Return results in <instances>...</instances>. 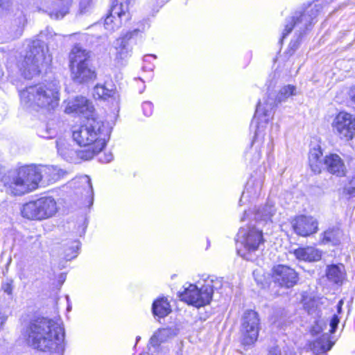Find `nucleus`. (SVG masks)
<instances>
[{"mask_svg":"<svg viewBox=\"0 0 355 355\" xmlns=\"http://www.w3.org/2000/svg\"><path fill=\"white\" fill-rule=\"evenodd\" d=\"M25 337L27 344L33 348L42 352H52L63 341L64 331L55 321L40 318L29 324Z\"/></svg>","mask_w":355,"mask_h":355,"instance_id":"f257e3e1","label":"nucleus"},{"mask_svg":"<svg viewBox=\"0 0 355 355\" xmlns=\"http://www.w3.org/2000/svg\"><path fill=\"white\" fill-rule=\"evenodd\" d=\"M60 90L56 81L31 85L19 92L20 102L26 109L50 111L59 105Z\"/></svg>","mask_w":355,"mask_h":355,"instance_id":"f03ea898","label":"nucleus"},{"mask_svg":"<svg viewBox=\"0 0 355 355\" xmlns=\"http://www.w3.org/2000/svg\"><path fill=\"white\" fill-rule=\"evenodd\" d=\"M38 166L27 165L12 172L10 180L3 179L6 192L15 196H20L32 192L41 183Z\"/></svg>","mask_w":355,"mask_h":355,"instance_id":"7ed1b4c3","label":"nucleus"},{"mask_svg":"<svg viewBox=\"0 0 355 355\" xmlns=\"http://www.w3.org/2000/svg\"><path fill=\"white\" fill-rule=\"evenodd\" d=\"M103 123L93 117L87 119L84 125L74 127L72 137L79 145L87 147L83 150L92 151V158L100 153L106 144V135L103 133Z\"/></svg>","mask_w":355,"mask_h":355,"instance_id":"20e7f679","label":"nucleus"},{"mask_svg":"<svg viewBox=\"0 0 355 355\" xmlns=\"http://www.w3.org/2000/svg\"><path fill=\"white\" fill-rule=\"evenodd\" d=\"M297 88L292 85H285L279 90L275 100L268 98L263 103L259 102L257 106L254 114V118L259 121L257 122V130L252 141V145L258 143L262 144L263 142L264 134L263 132L268 123L273 113V109L277 103H281L285 101L291 96L297 95Z\"/></svg>","mask_w":355,"mask_h":355,"instance_id":"39448f33","label":"nucleus"},{"mask_svg":"<svg viewBox=\"0 0 355 355\" xmlns=\"http://www.w3.org/2000/svg\"><path fill=\"white\" fill-rule=\"evenodd\" d=\"M90 53L79 45H75L69 55V67L72 80L83 83L95 76L94 71L89 67Z\"/></svg>","mask_w":355,"mask_h":355,"instance_id":"423d86ee","label":"nucleus"},{"mask_svg":"<svg viewBox=\"0 0 355 355\" xmlns=\"http://www.w3.org/2000/svg\"><path fill=\"white\" fill-rule=\"evenodd\" d=\"M309 166L313 172L320 173L323 166L327 171L336 176H344L346 167L343 160L337 154H330L322 158V153L319 148H313L309 153Z\"/></svg>","mask_w":355,"mask_h":355,"instance_id":"0eeeda50","label":"nucleus"},{"mask_svg":"<svg viewBox=\"0 0 355 355\" xmlns=\"http://www.w3.org/2000/svg\"><path fill=\"white\" fill-rule=\"evenodd\" d=\"M46 60L44 46L40 40L33 41L28 46L20 69L26 78L39 75L40 68Z\"/></svg>","mask_w":355,"mask_h":355,"instance_id":"6e6552de","label":"nucleus"},{"mask_svg":"<svg viewBox=\"0 0 355 355\" xmlns=\"http://www.w3.org/2000/svg\"><path fill=\"white\" fill-rule=\"evenodd\" d=\"M263 241L261 230L254 227H241L238 233V253L241 257L250 259V254L257 250Z\"/></svg>","mask_w":355,"mask_h":355,"instance_id":"1a4fd4ad","label":"nucleus"},{"mask_svg":"<svg viewBox=\"0 0 355 355\" xmlns=\"http://www.w3.org/2000/svg\"><path fill=\"white\" fill-rule=\"evenodd\" d=\"M214 292L213 281H207L200 288L195 284H190L180 295L182 301L197 308L209 304Z\"/></svg>","mask_w":355,"mask_h":355,"instance_id":"9d476101","label":"nucleus"},{"mask_svg":"<svg viewBox=\"0 0 355 355\" xmlns=\"http://www.w3.org/2000/svg\"><path fill=\"white\" fill-rule=\"evenodd\" d=\"M58 211L56 201H29L21 209L23 217L31 220H42L51 217Z\"/></svg>","mask_w":355,"mask_h":355,"instance_id":"9b49d317","label":"nucleus"},{"mask_svg":"<svg viewBox=\"0 0 355 355\" xmlns=\"http://www.w3.org/2000/svg\"><path fill=\"white\" fill-rule=\"evenodd\" d=\"M130 19L128 0H112L110 14L105 19L104 26L109 31H114L123 21Z\"/></svg>","mask_w":355,"mask_h":355,"instance_id":"f8f14e48","label":"nucleus"},{"mask_svg":"<svg viewBox=\"0 0 355 355\" xmlns=\"http://www.w3.org/2000/svg\"><path fill=\"white\" fill-rule=\"evenodd\" d=\"M259 318L253 310H247L241 318L242 343L244 345H252L257 339L259 331Z\"/></svg>","mask_w":355,"mask_h":355,"instance_id":"ddd939ff","label":"nucleus"},{"mask_svg":"<svg viewBox=\"0 0 355 355\" xmlns=\"http://www.w3.org/2000/svg\"><path fill=\"white\" fill-rule=\"evenodd\" d=\"M331 127L341 139L352 140L355 135V118L345 112H340L334 119Z\"/></svg>","mask_w":355,"mask_h":355,"instance_id":"4468645a","label":"nucleus"},{"mask_svg":"<svg viewBox=\"0 0 355 355\" xmlns=\"http://www.w3.org/2000/svg\"><path fill=\"white\" fill-rule=\"evenodd\" d=\"M56 146L59 155L68 162L78 163L80 160H89L92 158V151L74 150L63 139L57 141Z\"/></svg>","mask_w":355,"mask_h":355,"instance_id":"2eb2a0df","label":"nucleus"},{"mask_svg":"<svg viewBox=\"0 0 355 355\" xmlns=\"http://www.w3.org/2000/svg\"><path fill=\"white\" fill-rule=\"evenodd\" d=\"M272 277L275 282L279 284L281 286L291 288L294 286L298 281L297 272L295 270L287 266H275L272 268Z\"/></svg>","mask_w":355,"mask_h":355,"instance_id":"dca6fc26","label":"nucleus"},{"mask_svg":"<svg viewBox=\"0 0 355 355\" xmlns=\"http://www.w3.org/2000/svg\"><path fill=\"white\" fill-rule=\"evenodd\" d=\"M94 111V108L92 103L82 96H76L67 101L65 112L67 114H80L85 118L89 119L93 116Z\"/></svg>","mask_w":355,"mask_h":355,"instance_id":"f3484780","label":"nucleus"},{"mask_svg":"<svg viewBox=\"0 0 355 355\" xmlns=\"http://www.w3.org/2000/svg\"><path fill=\"white\" fill-rule=\"evenodd\" d=\"M139 32V31L138 29L128 31L116 40L114 48L116 50V58L117 60H125L131 56L132 49L131 40H132L135 36L137 35Z\"/></svg>","mask_w":355,"mask_h":355,"instance_id":"a211bd4d","label":"nucleus"},{"mask_svg":"<svg viewBox=\"0 0 355 355\" xmlns=\"http://www.w3.org/2000/svg\"><path fill=\"white\" fill-rule=\"evenodd\" d=\"M294 232L300 236H308L318 230V221L312 216L301 215L292 222Z\"/></svg>","mask_w":355,"mask_h":355,"instance_id":"6ab92c4d","label":"nucleus"},{"mask_svg":"<svg viewBox=\"0 0 355 355\" xmlns=\"http://www.w3.org/2000/svg\"><path fill=\"white\" fill-rule=\"evenodd\" d=\"M318 10L310 7L302 13H296L295 16L291 17L288 19L285 28L282 33V38L288 35L293 30L294 26L298 23L304 24L305 27H307L312 23V21L318 15Z\"/></svg>","mask_w":355,"mask_h":355,"instance_id":"aec40b11","label":"nucleus"},{"mask_svg":"<svg viewBox=\"0 0 355 355\" xmlns=\"http://www.w3.org/2000/svg\"><path fill=\"white\" fill-rule=\"evenodd\" d=\"M39 172L41 176V184H51L58 180L64 173L61 169L53 166L39 165Z\"/></svg>","mask_w":355,"mask_h":355,"instance_id":"412c9836","label":"nucleus"},{"mask_svg":"<svg viewBox=\"0 0 355 355\" xmlns=\"http://www.w3.org/2000/svg\"><path fill=\"white\" fill-rule=\"evenodd\" d=\"M293 254L297 259L303 261H317L321 259V252L313 247L297 248Z\"/></svg>","mask_w":355,"mask_h":355,"instance_id":"4be33fe9","label":"nucleus"},{"mask_svg":"<svg viewBox=\"0 0 355 355\" xmlns=\"http://www.w3.org/2000/svg\"><path fill=\"white\" fill-rule=\"evenodd\" d=\"M332 345L329 340V334L325 333L310 344V349L314 354H320L330 350Z\"/></svg>","mask_w":355,"mask_h":355,"instance_id":"5701e85b","label":"nucleus"},{"mask_svg":"<svg viewBox=\"0 0 355 355\" xmlns=\"http://www.w3.org/2000/svg\"><path fill=\"white\" fill-rule=\"evenodd\" d=\"M328 279L335 284L341 283L345 278V267L343 264L328 266L326 270Z\"/></svg>","mask_w":355,"mask_h":355,"instance_id":"b1692460","label":"nucleus"},{"mask_svg":"<svg viewBox=\"0 0 355 355\" xmlns=\"http://www.w3.org/2000/svg\"><path fill=\"white\" fill-rule=\"evenodd\" d=\"M74 184L78 183L81 187V197L85 200H93L94 193L91 180L87 175L82 176L77 179H75Z\"/></svg>","mask_w":355,"mask_h":355,"instance_id":"393cba45","label":"nucleus"},{"mask_svg":"<svg viewBox=\"0 0 355 355\" xmlns=\"http://www.w3.org/2000/svg\"><path fill=\"white\" fill-rule=\"evenodd\" d=\"M152 310L154 315L159 318H164L171 311V306L165 297L155 300L153 304Z\"/></svg>","mask_w":355,"mask_h":355,"instance_id":"a878e982","label":"nucleus"},{"mask_svg":"<svg viewBox=\"0 0 355 355\" xmlns=\"http://www.w3.org/2000/svg\"><path fill=\"white\" fill-rule=\"evenodd\" d=\"M115 94V89L111 83H105L103 85L98 84L94 88L93 95L95 98L107 99L112 97Z\"/></svg>","mask_w":355,"mask_h":355,"instance_id":"bb28decb","label":"nucleus"},{"mask_svg":"<svg viewBox=\"0 0 355 355\" xmlns=\"http://www.w3.org/2000/svg\"><path fill=\"white\" fill-rule=\"evenodd\" d=\"M275 211L272 201H267L263 207L258 209L254 213L255 220H268L271 218Z\"/></svg>","mask_w":355,"mask_h":355,"instance_id":"cd10ccee","label":"nucleus"},{"mask_svg":"<svg viewBox=\"0 0 355 355\" xmlns=\"http://www.w3.org/2000/svg\"><path fill=\"white\" fill-rule=\"evenodd\" d=\"M173 335V330L169 328L160 329L156 331L151 337L150 343V345L155 347L159 345V343L165 342L168 338L171 337Z\"/></svg>","mask_w":355,"mask_h":355,"instance_id":"c85d7f7f","label":"nucleus"},{"mask_svg":"<svg viewBox=\"0 0 355 355\" xmlns=\"http://www.w3.org/2000/svg\"><path fill=\"white\" fill-rule=\"evenodd\" d=\"M342 232L338 228L329 229L324 232L323 241L331 242L334 245L339 243Z\"/></svg>","mask_w":355,"mask_h":355,"instance_id":"c756f323","label":"nucleus"},{"mask_svg":"<svg viewBox=\"0 0 355 355\" xmlns=\"http://www.w3.org/2000/svg\"><path fill=\"white\" fill-rule=\"evenodd\" d=\"M78 249V243L73 241L71 245L67 249L64 250V259L67 260H71L77 257Z\"/></svg>","mask_w":355,"mask_h":355,"instance_id":"7c9ffc66","label":"nucleus"},{"mask_svg":"<svg viewBox=\"0 0 355 355\" xmlns=\"http://www.w3.org/2000/svg\"><path fill=\"white\" fill-rule=\"evenodd\" d=\"M268 355H295L288 347H279L275 346L271 347L268 351Z\"/></svg>","mask_w":355,"mask_h":355,"instance_id":"2f4dec72","label":"nucleus"},{"mask_svg":"<svg viewBox=\"0 0 355 355\" xmlns=\"http://www.w3.org/2000/svg\"><path fill=\"white\" fill-rule=\"evenodd\" d=\"M37 134L42 138L51 139L56 135V132L51 128H49L47 126H43L38 129Z\"/></svg>","mask_w":355,"mask_h":355,"instance_id":"473e14b6","label":"nucleus"},{"mask_svg":"<svg viewBox=\"0 0 355 355\" xmlns=\"http://www.w3.org/2000/svg\"><path fill=\"white\" fill-rule=\"evenodd\" d=\"M327 327L326 322L322 320H319L312 326L311 334L313 336L318 335L321 333L324 328Z\"/></svg>","mask_w":355,"mask_h":355,"instance_id":"72a5a7b5","label":"nucleus"},{"mask_svg":"<svg viewBox=\"0 0 355 355\" xmlns=\"http://www.w3.org/2000/svg\"><path fill=\"white\" fill-rule=\"evenodd\" d=\"M69 12V8H64L61 10H53L49 13L50 17L54 19L63 18Z\"/></svg>","mask_w":355,"mask_h":355,"instance_id":"f704fd0d","label":"nucleus"},{"mask_svg":"<svg viewBox=\"0 0 355 355\" xmlns=\"http://www.w3.org/2000/svg\"><path fill=\"white\" fill-rule=\"evenodd\" d=\"M153 104L150 101H146L142 104V110L144 114L146 116H149L153 113Z\"/></svg>","mask_w":355,"mask_h":355,"instance_id":"c9c22d12","label":"nucleus"},{"mask_svg":"<svg viewBox=\"0 0 355 355\" xmlns=\"http://www.w3.org/2000/svg\"><path fill=\"white\" fill-rule=\"evenodd\" d=\"M339 322H340V320H339L338 317L336 315H334V316L331 319V321L329 323V326H330L329 332L331 334H334L336 331Z\"/></svg>","mask_w":355,"mask_h":355,"instance_id":"e433bc0d","label":"nucleus"},{"mask_svg":"<svg viewBox=\"0 0 355 355\" xmlns=\"http://www.w3.org/2000/svg\"><path fill=\"white\" fill-rule=\"evenodd\" d=\"M8 318V315L7 314L6 311L5 310H0V329L6 323Z\"/></svg>","mask_w":355,"mask_h":355,"instance_id":"4c0bfd02","label":"nucleus"},{"mask_svg":"<svg viewBox=\"0 0 355 355\" xmlns=\"http://www.w3.org/2000/svg\"><path fill=\"white\" fill-rule=\"evenodd\" d=\"M10 0H0V8L3 10H8L11 7Z\"/></svg>","mask_w":355,"mask_h":355,"instance_id":"58836bf2","label":"nucleus"},{"mask_svg":"<svg viewBox=\"0 0 355 355\" xmlns=\"http://www.w3.org/2000/svg\"><path fill=\"white\" fill-rule=\"evenodd\" d=\"M2 289L8 295H11L12 293V282H7L2 284Z\"/></svg>","mask_w":355,"mask_h":355,"instance_id":"ea45409f","label":"nucleus"},{"mask_svg":"<svg viewBox=\"0 0 355 355\" xmlns=\"http://www.w3.org/2000/svg\"><path fill=\"white\" fill-rule=\"evenodd\" d=\"M343 304V300H340L337 304V311H338V313H340L341 312Z\"/></svg>","mask_w":355,"mask_h":355,"instance_id":"a19ab883","label":"nucleus"},{"mask_svg":"<svg viewBox=\"0 0 355 355\" xmlns=\"http://www.w3.org/2000/svg\"><path fill=\"white\" fill-rule=\"evenodd\" d=\"M150 57H153L155 59L157 58V56L155 55L148 54V55H146L144 56V62L148 61V58H150Z\"/></svg>","mask_w":355,"mask_h":355,"instance_id":"79ce46f5","label":"nucleus"},{"mask_svg":"<svg viewBox=\"0 0 355 355\" xmlns=\"http://www.w3.org/2000/svg\"><path fill=\"white\" fill-rule=\"evenodd\" d=\"M113 159V155L112 154H109L106 155V162H110Z\"/></svg>","mask_w":355,"mask_h":355,"instance_id":"37998d69","label":"nucleus"},{"mask_svg":"<svg viewBox=\"0 0 355 355\" xmlns=\"http://www.w3.org/2000/svg\"><path fill=\"white\" fill-rule=\"evenodd\" d=\"M3 76V71L2 68L0 67V80L2 78Z\"/></svg>","mask_w":355,"mask_h":355,"instance_id":"c03bdc74","label":"nucleus"},{"mask_svg":"<svg viewBox=\"0 0 355 355\" xmlns=\"http://www.w3.org/2000/svg\"><path fill=\"white\" fill-rule=\"evenodd\" d=\"M82 6H83V3H80V12H81V13H83V12H84V11H83V10Z\"/></svg>","mask_w":355,"mask_h":355,"instance_id":"a18cd8bd","label":"nucleus"},{"mask_svg":"<svg viewBox=\"0 0 355 355\" xmlns=\"http://www.w3.org/2000/svg\"><path fill=\"white\" fill-rule=\"evenodd\" d=\"M87 202H88L89 207L93 205V201H87Z\"/></svg>","mask_w":355,"mask_h":355,"instance_id":"49530a36","label":"nucleus"},{"mask_svg":"<svg viewBox=\"0 0 355 355\" xmlns=\"http://www.w3.org/2000/svg\"><path fill=\"white\" fill-rule=\"evenodd\" d=\"M352 99L355 103V94L354 95H352Z\"/></svg>","mask_w":355,"mask_h":355,"instance_id":"de8ad7c7","label":"nucleus"},{"mask_svg":"<svg viewBox=\"0 0 355 355\" xmlns=\"http://www.w3.org/2000/svg\"><path fill=\"white\" fill-rule=\"evenodd\" d=\"M244 215H247V216H248V215H249V213H248L246 211H245V212H244Z\"/></svg>","mask_w":355,"mask_h":355,"instance_id":"09e8293b","label":"nucleus"},{"mask_svg":"<svg viewBox=\"0 0 355 355\" xmlns=\"http://www.w3.org/2000/svg\"><path fill=\"white\" fill-rule=\"evenodd\" d=\"M39 200H44V198H40Z\"/></svg>","mask_w":355,"mask_h":355,"instance_id":"8fccbe9b","label":"nucleus"},{"mask_svg":"<svg viewBox=\"0 0 355 355\" xmlns=\"http://www.w3.org/2000/svg\"><path fill=\"white\" fill-rule=\"evenodd\" d=\"M68 1H71V0H67Z\"/></svg>","mask_w":355,"mask_h":355,"instance_id":"3c124183","label":"nucleus"}]
</instances>
